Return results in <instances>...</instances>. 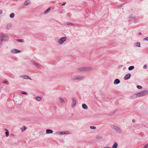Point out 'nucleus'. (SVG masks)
I'll list each match as a JSON object with an SVG mask.
<instances>
[{
  "label": "nucleus",
  "instance_id": "dca6fc26",
  "mask_svg": "<svg viewBox=\"0 0 148 148\" xmlns=\"http://www.w3.org/2000/svg\"><path fill=\"white\" fill-rule=\"evenodd\" d=\"M85 77L84 76H78L77 80H82L85 79Z\"/></svg>",
  "mask_w": 148,
  "mask_h": 148
},
{
  "label": "nucleus",
  "instance_id": "cd10ccee",
  "mask_svg": "<svg viewBox=\"0 0 148 148\" xmlns=\"http://www.w3.org/2000/svg\"><path fill=\"white\" fill-rule=\"evenodd\" d=\"M17 41L18 42H24V40H21V39H18L17 40Z\"/></svg>",
  "mask_w": 148,
  "mask_h": 148
},
{
  "label": "nucleus",
  "instance_id": "9b49d317",
  "mask_svg": "<svg viewBox=\"0 0 148 148\" xmlns=\"http://www.w3.org/2000/svg\"><path fill=\"white\" fill-rule=\"evenodd\" d=\"M46 133L47 134L52 133L53 132L52 130L49 129H47L46 130Z\"/></svg>",
  "mask_w": 148,
  "mask_h": 148
},
{
  "label": "nucleus",
  "instance_id": "f257e3e1",
  "mask_svg": "<svg viewBox=\"0 0 148 148\" xmlns=\"http://www.w3.org/2000/svg\"><path fill=\"white\" fill-rule=\"evenodd\" d=\"M111 127L112 129L114 130L117 133L120 134L121 133V130L118 127L114 125H112L111 126Z\"/></svg>",
  "mask_w": 148,
  "mask_h": 148
},
{
  "label": "nucleus",
  "instance_id": "393cba45",
  "mask_svg": "<svg viewBox=\"0 0 148 148\" xmlns=\"http://www.w3.org/2000/svg\"><path fill=\"white\" fill-rule=\"evenodd\" d=\"M72 79L74 80H77V76H74L72 78Z\"/></svg>",
  "mask_w": 148,
  "mask_h": 148
},
{
  "label": "nucleus",
  "instance_id": "f8f14e48",
  "mask_svg": "<svg viewBox=\"0 0 148 148\" xmlns=\"http://www.w3.org/2000/svg\"><path fill=\"white\" fill-rule=\"evenodd\" d=\"M118 146V144L116 142H115L112 146V148H117Z\"/></svg>",
  "mask_w": 148,
  "mask_h": 148
},
{
  "label": "nucleus",
  "instance_id": "f03ea898",
  "mask_svg": "<svg viewBox=\"0 0 148 148\" xmlns=\"http://www.w3.org/2000/svg\"><path fill=\"white\" fill-rule=\"evenodd\" d=\"M148 93V91L147 90H144L136 94L137 96L138 97L143 96Z\"/></svg>",
  "mask_w": 148,
  "mask_h": 148
},
{
  "label": "nucleus",
  "instance_id": "c756f323",
  "mask_svg": "<svg viewBox=\"0 0 148 148\" xmlns=\"http://www.w3.org/2000/svg\"><path fill=\"white\" fill-rule=\"evenodd\" d=\"M137 87L138 89H141L142 88V86H140L138 85L137 86Z\"/></svg>",
  "mask_w": 148,
  "mask_h": 148
},
{
  "label": "nucleus",
  "instance_id": "39448f33",
  "mask_svg": "<svg viewBox=\"0 0 148 148\" xmlns=\"http://www.w3.org/2000/svg\"><path fill=\"white\" fill-rule=\"evenodd\" d=\"M11 51L12 53H16L21 52V51L20 50H18L16 49H13Z\"/></svg>",
  "mask_w": 148,
  "mask_h": 148
},
{
  "label": "nucleus",
  "instance_id": "2eb2a0df",
  "mask_svg": "<svg viewBox=\"0 0 148 148\" xmlns=\"http://www.w3.org/2000/svg\"><path fill=\"white\" fill-rule=\"evenodd\" d=\"M32 62L33 63V64H34L36 66L38 67H40V65L39 64L36 63V62H35V61H32Z\"/></svg>",
  "mask_w": 148,
  "mask_h": 148
},
{
  "label": "nucleus",
  "instance_id": "9d476101",
  "mask_svg": "<svg viewBox=\"0 0 148 148\" xmlns=\"http://www.w3.org/2000/svg\"><path fill=\"white\" fill-rule=\"evenodd\" d=\"M12 27V24L11 23L8 24L6 26V28L8 29H10Z\"/></svg>",
  "mask_w": 148,
  "mask_h": 148
},
{
  "label": "nucleus",
  "instance_id": "bb28decb",
  "mask_svg": "<svg viewBox=\"0 0 148 148\" xmlns=\"http://www.w3.org/2000/svg\"><path fill=\"white\" fill-rule=\"evenodd\" d=\"M136 46L138 47H140V42H137L136 43Z\"/></svg>",
  "mask_w": 148,
  "mask_h": 148
},
{
  "label": "nucleus",
  "instance_id": "e433bc0d",
  "mask_svg": "<svg viewBox=\"0 0 148 148\" xmlns=\"http://www.w3.org/2000/svg\"><path fill=\"white\" fill-rule=\"evenodd\" d=\"M145 39L146 40L148 41V37L145 38Z\"/></svg>",
  "mask_w": 148,
  "mask_h": 148
},
{
  "label": "nucleus",
  "instance_id": "20e7f679",
  "mask_svg": "<svg viewBox=\"0 0 148 148\" xmlns=\"http://www.w3.org/2000/svg\"><path fill=\"white\" fill-rule=\"evenodd\" d=\"M66 39L65 37H62L58 41V43L60 45L62 44Z\"/></svg>",
  "mask_w": 148,
  "mask_h": 148
},
{
  "label": "nucleus",
  "instance_id": "423d86ee",
  "mask_svg": "<svg viewBox=\"0 0 148 148\" xmlns=\"http://www.w3.org/2000/svg\"><path fill=\"white\" fill-rule=\"evenodd\" d=\"M131 74L130 73L127 74L124 77V79L125 80H127L130 78Z\"/></svg>",
  "mask_w": 148,
  "mask_h": 148
},
{
  "label": "nucleus",
  "instance_id": "f3484780",
  "mask_svg": "<svg viewBox=\"0 0 148 148\" xmlns=\"http://www.w3.org/2000/svg\"><path fill=\"white\" fill-rule=\"evenodd\" d=\"M59 99H60V102L61 103H65V101L64 100V99L62 97H60L59 98Z\"/></svg>",
  "mask_w": 148,
  "mask_h": 148
},
{
  "label": "nucleus",
  "instance_id": "58836bf2",
  "mask_svg": "<svg viewBox=\"0 0 148 148\" xmlns=\"http://www.w3.org/2000/svg\"><path fill=\"white\" fill-rule=\"evenodd\" d=\"M132 121V122L134 123L135 122V120L134 119H133Z\"/></svg>",
  "mask_w": 148,
  "mask_h": 148
},
{
  "label": "nucleus",
  "instance_id": "72a5a7b5",
  "mask_svg": "<svg viewBox=\"0 0 148 148\" xmlns=\"http://www.w3.org/2000/svg\"><path fill=\"white\" fill-rule=\"evenodd\" d=\"M3 83L8 84V83L7 81H5L3 82Z\"/></svg>",
  "mask_w": 148,
  "mask_h": 148
},
{
  "label": "nucleus",
  "instance_id": "7c9ffc66",
  "mask_svg": "<svg viewBox=\"0 0 148 148\" xmlns=\"http://www.w3.org/2000/svg\"><path fill=\"white\" fill-rule=\"evenodd\" d=\"M21 93L23 94L27 95V93L26 92L22 91L21 92Z\"/></svg>",
  "mask_w": 148,
  "mask_h": 148
},
{
  "label": "nucleus",
  "instance_id": "de8ad7c7",
  "mask_svg": "<svg viewBox=\"0 0 148 148\" xmlns=\"http://www.w3.org/2000/svg\"><path fill=\"white\" fill-rule=\"evenodd\" d=\"M66 133H67L66 132L65 133L64 132H63V134H66Z\"/></svg>",
  "mask_w": 148,
  "mask_h": 148
},
{
  "label": "nucleus",
  "instance_id": "c85d7f7f",
  "mask_svg": "<svg viewBox=\"0 0 148 148\" xmlns=\"http://www.w3.org/2000/svg\"><path fill=\"white\" fill-rule=\"evenodd\" d=\"M9 132L8 131H7V132H5V136L6 137H8V136H9Z\"/></svg>",
  "mask_w": 148,
  "mask_h": 148
},
{
  "label": "nucleus",
  "instance_id": "473e14b6",
  "mask_svg": "<svg viewBox=\"0 0 148 148\" xmlns=\"http://www.w3.org/2000/svg\"><path fill=\"white\" fill-rule=\"evenodd\" d=\"M57 134H63V132H58L57 133Z\"/></svg>",
  "mask_w": 148,
  "mask_h": 148
},
{
  "label": "nucleus",
  "instance_id": "c03bdc74",
  "mask_svg": "<svg viewBox=\"0 0 148 148\" xmlns=\"http://www.w3.org/2000/svg\"><path fill=\"white\" fill-rule=\"evenodd\" d=\"M24 128H24V130H23V131H24V130L26 129V128L25 127V126H24Z\"/></svg>",
  "mask_w": 148,
  "mask_h": 148
},
{
  "label": "nucleus",
  "instance_id": "412c9836",
  "mask_svg": "<svg viewBox=\"0 0 148 148\" xmlns=\"http://www.w3.org/2000/svg\"><path fill=\"white\" fill-rule=\"evenodd\" d=\"M134 68V67L133 66H131L129 67L128 70H132Z\"/></svg>",
  "mask_w": 148,
  "mask_h": 148
},
{
  "label": "nucleus",
  "instance_id": "37998d69",
  "mask_svg": "<svg viewBox=\"0 0 148 148\" xmlns=\"http://www.w3.org/2000/svg\"><path fill=\"white\" fill-rule=\"evenodd\" d=\"M2 46V45L0 43V47H1Z\"/></svg>",
  "mask_w": 148,
  "mask_h": 148
},
{
  "label": "nucleus",
  "instance_id": "4c0bfd02",
  "mask_svg": "<svg viewBox=\"0 0 148 148\" xmlns=\"http://www.w3.org/2000/svg\"><path fill=\"white\" fill-rule=\"evenodd\" d=\"M3 11L2 10H0V14L2 13Z\"/></svg>",
  "mask_w": 148,
  "mask_h": 148
},
{
  "label": "nucleus",
  "instance_id": "6ab92c4d",
  "mask_svg": "<svg viewBox=\"0 0 148 148\" xmlns=\"http://www.w3.org/2000/svg\"><path fill=\"white\" fill-rule=\"evenodd\" d=\"M78 70L79 71H85V67L78 69Z\"/></svg>",
  "mask_w": 148,
  "mask_h": 148
},
{
  "label": "nucleus",
  "instance_id": "79ce46f5",
  "mask_svg": "<svg viewBox=\"0 0 148 148\" xmlns=\"http://www.w3.org/2000/svg\"><path fill=\"white\" fill-rule=\"evenodd\" d=\"M103 148H110V147H104Z\"/></svg>",
  "mask_w": 148,
  "mask_h": 148
},
{
  "label": "nucleus",
  "instance_id": "1a4fd4ad",
  "mask_svg": "<svg viewBox=\"0 0 148 148\" xmlns=\"http://www.w3.org/2000/svg\"><path fill=\"white\" fill-rule=\"evenodd\" d=\"M120 83V81L119 79H115L114 82V84H119Z\"/></svg>",
  "mask_w": 148,
  "mask_h": 148
},
{
  "label": "nucleus",
  "instance_id": "ea45409f",
  "mask_svg": "<svg viewBox=\"0 0 148 148\" xmlns=\"http://www.w3.org/2000/svg\"><path fill=\"white\" fill-rule=\"evenodd\" d=\"M66 4V3H64L62 4V5H64L65 4Z\"/></svg>",
  "mask_w": 148,
  "mask_h": 148
},
{
  "label": "nucleus",
  "instance_id": "7ed1b4c3",
  "mask_svg": "<svg viewBox=\"0 0 148 148\" xmlns=\"http://www.w3.org/2000/svg\"><path fill=\"white\" fill-rule=\"evenodd\" d=\"M1 41H5L8 40V36L4 34H1Z\"/></svg>",
  "mask_w": 148,
  "mask_h": 148
},
{
  "label": "nucleus",
  "instance_id": "5701e85b",
  "mask_svg": "<svg viewBox=\"0 0 148 148\" xmlns=\"http://www.w3.org/2000/svg\"><path fill=\"white\" fill-rule=\"evenodd\" d=\"M14 13H13L10 15V16L11 18H13L14 16Z\"/></svg>",
  "mask_w": 148,
  "mask_h": 148
},
{
  "label": "nucleus",
  "instance_id": "aec40b11",
  "mask_svg": "<svg viewBox=\"0 0 148 148\" xmlns=\"http://www.w3.org/2000/svg\"><path fill=\"white\" fill-rule=\"evenodd\" d=\"M50 10V8H48L46 10H45L44 12V13L45 14H47L48 13L49 11Z\"/></svg>",
  "mask_w": 148,
  "mask_h": 148
},
{
  "label": "nucleus",
  "instance_id": "6e6552de",
  "mask_svg": "<svg viewBox=\"0 0 148 148\" xmlns=\"http://www.w3.org/2000/svg\"><path fill=\"white\" fill-rule=\"evenodd\" d=\"M93 70L92 68L90 67H85V71H91Z\"/></svg>",
  "mask_w": 148,
  "mask_h": 148
},
{
  "label": "nucleus",
  "instance_id": "4468645a",
  "mask_svg": "<svg viewBox=\"0 0 148 148\" xmlns=\"http://www.w3.org/2000/svg\"><path fill=\"white\" fill-rule=\"evenodd\" d=\"M82 107L84 109L87 110L88 109V107L85 104H82Z\"/></svg>",
  "mask_w": 148,
  "mask_h": 148
},
{
  "label": "nucleus",
  "instance_id": "2f4dec72",
  "mask_svg": "<svg viewBox=\"0 0 148 148\" xmlns=\"http://www.w3.org/2000/svg\"><path fill=\"white\" fill-rule=\"evenodd\" d=\"M67 24L68 25H73V24L72 23H67Z\"/></svg>",
  "mask_w": 148,
  "mask_h": 148
},
{
  "label": "nucleus",
  "instance_id": "0eeeda50",
  "mask_svg": "<svg viewBox=\"0 0 148 148\" xmlns=\"http://www.w3.org/2000/svg\"><path fill=\"white\" fill-rule=\"evenodd\" d=\"M72 106H75L76 104V101L74 98H72Z\"/></svg>",
  "mask_w": 148,
  "mask_h": 148
},
{
  "label": "nucleus",
  "instance_id": "b1692460",
  "mask_svg": "<svg viewBox=\"0 0 148 148\" xmlns=\"http://www.w3.org/2000/svg\"><path fill=\"white\" fill-rule=\"evenodd\" d=\"M29 3L27 1H25L24 3V4L25 5H27L29 4Z\"/></svg>",
  "mask_w": 148,
  "mask_h": 148
},
{
  "label": "nucleus",
  "instance_id": "f704fd0d",
  "mask_svg": "<svg viewBox=\"0 0 148 148\" xmlns=\"http://www.w3.org/2000/svg\"><path fill=\"white\" fill-rule=\"evenodd\" d=\"M144 148H148V143L145 146Z\"/></svg>",
  "mask_w": 148,
  "mask_h": 148
},
{
  "label": "nucleus",
  "instance_id": "49530a36",
  "mask_svg": "<svg viewBox=\"0 0 148 148\" xmlns=\"http://www.w3.org/2000/svg\"><path fill=\"white\" fill-rule=\"evenodd\" d=\"M5 131H6V132L8 131V130L6 129H5Z\"/></svg>",
  "mask_w": 148,
  "mask_h": 148
},
{
  "label": "nucleus",
  "instance_id": "a18cd8bd",
  "mask_svg": "<svg viewBox=\"0 0 148 148\" xmlns=\"http://www.w3.org/2000/svg\"><path fill=\"white\" fill-rule=\"evenodd\" d=\"M28 79H30L31 80H32V79L31 78H30L29 77V78H28Z\"/></svg>",
  "mask_w": 148,
  "mask_h": 148
},
{
  "label": "nucleus",
  "instance_id": "a19ab883",
  "mask_svg": "<svg viewBox=\"0 0 148 148\" xmlns=\"http://www.w3.org/2000/svg\"><path fill=\"white\" fill-rule=\"evenodd\" d=\"M142 33L141 32H140L139 33V35H142Z\"/></svg>",
  "mask_w": 148,
  "mask_h": 148
},
{
  "label": "nucleus",
  "instance_id": "4be33fe9",
  "mask_svg": "<svg viewBox=\"0 0 148 148\" xmlns=\"http://www.w3.org/2000/svg\"><path fill=\"white\" fill-rule=\"evenodd\" d=\"M102 137L100 136H97L95 138L97 139H100L102 138Z\"/></svg>",
  "mask_w": 148,
  "mask_h": 148
},
{
  "label": "nucleus",
  "instance_id": "a878e982",
  "mask_svg": "<svg viewBox=\"0 0 148 148\" xmlns=\"http://www.w3.org/2000/svg\"><path fill=\"white\" fill-rule=\"evenodd\" d=\"M90 128L92 129L95 130L96 129V127L95 126H91L90 127Z\"/></svg>",
  "mask_w": 148,
  "mask_h": 148
},
{
  "label": "nucleus",
  "instance_id": "a211bd4d",
  "mask_svg": "<svg viewBox=\"0 0 148 148\" xmlns=\"http://www.w3.org/2000/svg\"><path fill=\"white\" fill-rule=\"evenodd\" d=\"M36 99L37 101H40L41 100V97L40 96H37L36 98Z\"/></svg>",
  "mask_w": 148,
  "mask_h": 148
},
{
  "label": "nucleus",
  "instance_id": "c9c22d12",
  "mask_svg": "<svg viewBox=\"0 0 148 148\" xmlns=\"http://www.w3.org/2000/svg\"><path fill=\"white\" fill-rule=\"evenodd\" d=\"M147 67V66L146 65H145L144 66H143V68H144V69H146Z\"/></svg>",
  "mask_w": 148,
  "mask_h": 148
},
{
  "label": "nucleus",
  "instance_id": "ddd939ff",
  "mask_svg": "<svg viewBox=\"0 0 148 148\" xmlns=\"http://www.w3.org/2000/svg\"><path fill=\"white\" fill-rule=\"evenodd\" d=\"M20 77L25 79H28V78H29V77L27 75H22L20 76Z\"/></svg>",
  "mask_w": 148,
  "mask_h": 148
}]
</instances>
